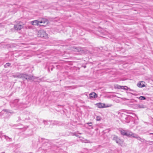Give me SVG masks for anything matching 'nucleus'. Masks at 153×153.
<instances>
[{"label": "nucleus", "mask_w": 153, "mask_h": 153, "mask_svg": "<svg viewBox=\"0 0 153 153\" xmlns=\"http://www.w3.org/2000/svg\"><path fill=\"white\" fill-rule=\"evenodd\" d=\"M18 100H15V101L14 102H18Z\"/></svg>", "instance_id": "27"}, {"label": "nucleus", "mask_w": 153, "mask_h": 153, "mask_svg": "<svg viewBox=\"0 0 153 153\" xmlns=\"http://www.w3.org/2000/svg\"><path fill=\"white\" fill-rule=\"evenodd\" d=\"M73 135L79 138H80L81 137L79 135V134L77 133H74L73 134Z\"/></svg>", "instance_id": "22"}, {"label": "nucleus", "mask_w": 153, "mask_h": 153, "mask_svg": "<svg viewBox=\"0 0 153 153\" xmlns=\"http://www.w3.org/2000/svg\"><path fill=\"white\" fill-rule=\"evenodd\" d=\"M102 119L101 117L100 116H97L96 117V120L97 121H100Z\"/></svg>", "instance_id": "19"}, {"label": "nucleus", "mask_w": 153, "mask_h": 153, "mask_svg": "<svg viewBox=\"0 0 153 153\" xmlns=\"http://www.w3.org/2000/svg\"><path fill=\"white\" fill-rule=\"evenodd\" d=\"M52 121V120H51H51L45 121V120H44L43 121V122H44V124L45 125H48L49 124V123H51Z\"/></svg>", "instance_id": "15"}, {"label": "nucleus", "mask_w": 153, "mask_h": 153, "mask_svg": "<svg viewBox=\"0 0 153 153\" xmlns=\"http://www.w3.org/2000/svg\"><path fill=\"white\" fill-rule=\"evenodd\" d=\"M79 134H82V133H79Z\"/></svg>", "instance_id": "33"}, {"label": "nucleus", "mask_w": 153, "mask_h": 153, "mask_svg": "<svg viewBox=\"0 0 153 153\" xmlns=\"http://www.w3.org/2000/svg\"><path fill=\"white\" fill-rule=\"evenodd\" d=\"M23 80H34L35 78L33 76L31 75H29L23 73Z\"/></svg>", "instance_id": "2"}, {"label": "nucleus", "mask_w": 153, "mask_h": 153, "mask_svg": "<svg viewBox=\"0 0 153 153\" xmlns=\"http://www.w3.org/2000/svg\"><path fill=\"white\" fill-rule=\"evenodd\" d=\"M137 86L140 88H142L145 86V85L143 84H142L141 83H138L137 84Z\"/></svg>", "instance_id": "17"}, {"label": "nucleus", "mask_w": 153, "mask_h": 153, "mask_svg": "<svg viewBox=\"0 0 153 153\" xmlns=\"http://www.w3.org/2000/svg\"><path fill=\"white\" fill-rule=\"evenodd\" d=\"M137 136V135L136 134H134L133 137L136 138L138 140H140L142 142H144V141L145 140L144 139L141 138L140 137H138Z\"/></svg>", "instance_id": "9"}, {"label": "nucleus", "mask_w": 153, "mask_h": 153, "mask_svg": "<svg viewBox=\"0 0 153 153\" xmlns=\"http://www.w3.org/2000/svg\"><path fill=\"white\" fill-rule=\"evenodd\" d=\"M52 123V125H58L59 126L60 124V123L58 121H52L51 123V124Z\"/></svg>", "instance_id": "12"}, {"label": "nucleus", "mask_w": 153, "mask_h": 153, "mask_svg": "<svg viewBox=\"0 0 153 153\" xmlns=\"http://www.w3.org/2000/svg\"><path fill=\"white\" fill-rule=\"evenodd\" d=\"M2 26V25L0 23V27H1Z\"/></svg>", "instance_id": "31"}, {"label": "nucleus", "mask_w": 153, "mask_h": 153, "mask_svg": "<svg viewBox=\"0 0 153 153\" xmlns=\"http://www.w3.org/2000/svg\"><path fill=\"white\" fill-rule=\"evenodd\" d=\"M1 153H5L4 152H3Z\"/></svg>", "instance_id": "32"}, {"label": "nucleus", "mask_w": 153, "mask_h": 153, "mask_svg": "<svg viewBox=\"0 0 153 153\" xmlns=\"http://www.w3.org/2000/svg\"><path fill=\"white\" fill-rule=\"evenodd\" d=\"M23 28V26L19 24L14 26V28L17 30H20L22 28Z\"/></svg>", "instance_id": "7"}, {"label": "nucleus", "mask_w": 153, "mask_h": 153, "mask_svg": "<svg viewBox=\"0 0 153 153\" xmlns=\"http://www.w3.org/2000/svg\"><path fill=\"white\" fill-rule=\"evenodd\" d=\"M13 76L14 78H18L23 79V73H17L13 75Z\"/></svg>", "instance_id": "5"}, {"label": "nucleus", "mask_w": 153, "mask_h": 153, "mask_svg": "<svg viewBox=\"0 0 153 153\" xmlns=\"http://www.w3.org/2000/svg\"><path fill=\"white\" fill-rule=\"evenodd\" d=\"M130 91H132L133 92H135V91H134L133 90H131V89H130Z\"/></svg>", "instance_id": "29"}, {"label": "nucleus", "mask_w": 153, "mask_h": 153, "mask_svg": "<svg viewBox=\"0 0 153 153\" xmlns=\"http://www.w3.org/2000/svg\"><path fill=\"white\" fill-rule=\"evenodd\" d=\"M138 107L140 108H146V106L143 105H139L138 106Z\"/></svg>", "instance_id": "21"}, {"label": "nucleus", "mask_w": 153, "mask_h": 153, "mask_svg": "<svg viewBox=\"0 0 153 153\" xmlns=\"http://www.w3.org/2000/svg\"><path fill=\"white\" fill-rule=\"evenodd\" d=\"M5 138L7 139V138H9L10 140V141H12V138H9V137H8V136H5Z\"/></svg>", "instance_id": "23"}, {"label": "nucleus", "mask_w": 153, "mask_h": 153, "mask_svg": "<svg viewBox=\"0 0 153 153\" xmlns=\"http://www.w3.org/2000/svg\"><path fill=\"white\" fill-rule=\"evenodd\" d=\"M113 140H114L119 145L122 146L123 142V140L120 139L115 135H114Z\"/></svg>", "instance_id": "1"}, {"label": "nucleus", "mask_w": 153, "mask_h": 153, "mask_svg": "<svg viewBox=\"0 0 153 153\" xmlns=\"http://www.w3.org/2000/svg\"><path fill=\"white\" fill-rule=\"evenodd\" d=\"M92 128H93V127H92Z\"/></svg>", "instance_id": "34"}, {"label": "nucleus", "mask_w": 153, "mask_h": 153, "mask_svg": "<svg viewBox=\"0 0 153 153\" xmlns=\"http://www.w3.org/2000/svg\"><path fill=\"white\" fill-rule=\"evenodd\" d=\"M120 131V133L122 135L125 136V134H126V130H125L122 129Z\"/></svg>", "instance_id": "14"}, {"label": "nucleus", "mask_w": 153, "mask_h": 153, "mask_svg": "<svg viewBox=\"0 0 153 153\" xmlns=\"http://www.w3.org/2000/svg\"><path fill=\"white\" fill-rule=\"evenodd\" d=\"M74 48L75 49H77V51H79V48L75 47H74Z\"/></svg>", "instance_id": "25"}, {"label": "nucleus", "mask_w": 153, "mask_h": 153, "mask_svg": "<svg viewBox=\"0 0 153 153\" xmlns=\"http://www.w3.org/2000/svg\"><path fill=\"white\" fill-rule=\"evenodd\" d=\"M39 20H35L34 21H31V24L33 25H39Z\"/></svg>", "instance_id": "10"}, {"label": "nucleus", "mask_w": 153, "mask_h": 153, "mask_svg": "<svg viewBox=\"0 0 153 153\" xmlns=\"http://www.w3.org/2000/svg\"><path fill=\"white\" fill-rule=\"evenodd\" d=\"M137 98L141 100H145L146 99V98L145 97L143 96H141Z\"/></svg>", "instance_id": "18"}, {"label": "nucleus", "mask_w": 153, "mask_h": 153, "mask_svg": "<svg viewBox=\"0 0 153 153\" xmlns=\"http://www.w3.org/2000/svg\"><path fill=\"white\" fill-rule=\"evenodd\" d=\"M42 25L43 26V25Z\"/></svg>", "instance_id": "35"}, {"label": "nucleus", "mask_w": 153, "mask_h": 153, "mask_svg": "<svg viewBox=\"0 0 153 153\" xmlns=\"http://www.w3.org/2000/svg\"><path fill=\"white\" fill-rule=\"evenodd\" d=\"M47 35L45 32L42 30L39 31L38 32V36L41 38H45L47 36Z\"/></svg>", "instance_id": "3"}, {"label": "nucleus", "mask_w": 153, "mask_h": 153, "mask_svg": "<svg viewBox=\"0 0 153 153\" xmlns=\"http://www.w3.org/2000/svg\"><path fill=\"white\" fill-rule=\"evenodd\" d=\"M97 105L98 108H104L112 106L111 105H106L105 104L102 103H99L96 104Z\"/></svg>", "instance_id": "4"}, {"label": "nucleus", "mask_w": 153, "mask_h": 153, "mask_svg": "<svg viewBox=\"0 0 153 153\" xmlns=\"http://www.w3.org/2000/svg\"><path fill=\"white\" fill-rule=\"evenodd\" d=\"M10 64L9 63H6L4 65V67L5 68H7L8 67H9L10 66Z\"/></svg>", "instance_id": "20"}, {"label": "nucleus", "mask_w": 153, "mask_h": 153, "mask_svg": "<svg viewBox=\"0 0 153 153\" xmlns=\"http://www.w3.org/2000/svg\"><path fill=\"white\" fill-rule=\"evenodd\" d=\"M97 97V94L94 92H93L89 94V98H95Z\"/></svg>", "instance_id": "8"}, {"label": "nucleus", "mask_w": 153, "mask_h": 153, "mask_svg": "<svg viewBox=\"0 0 153 153\" xmlns=\"http://www.w3.org/2000/svg\"><path fill=\"white\" fill-rule=\"evenodd\" d=\"M145 143L149 145H152V144H153V141H147L145 140Z\"/></svg>", "instance_id": "16"}, {"label": "nucleus", "mask_w": 153, "mask_h": 153, "mask_svg": "<svg viewBox=\"0 0 153 153\" xmlns=\"http://www.w3.org/2000/svg\"><path fill=\"white\" fill-rule=\"evenodd\" d=\"M39 23L43 24H47L48 23V21L47 20L43 19L41 20H39Z\"/></svg>", "instance_id": "11"}, {"label": "nucleus", "mask_w": 153, "mask_h": 153, "mask_svg": "<svg viewBox=\"0 0 153 153\" xmlns=\"http://www.w3.org/2000/svg\"><path fill=\"white\" fill-rule=\"evenodd\" d=\"M149 135H151V134H153V133H150L149 134Z\"/></svg>", "instance_id": "30"}, {"label": "nucleus", "mask_w": 153, "mask_h": 153, "mask_svg": "<svg viewBox=\"0 0 153 153\" xmlns=\"http://www.w3.org/2000/svg\"><path fill=\"white\" fill-rule=\"evenodd\" d=\"M88 125L89 126H92V123L91 122L88 123H87Z\"/></svg>", "instance_id": "24"}, {"label": "nucleus", "mask_w": 153, "mask_h": 153, "mask_svg": "<svg viewBox=\"0 0 153 153\" xmlns=\"http://www.w3.org/2000/svg\"><path fill=\"white\" fill-rule=\"evenodd\" d=\"M4 111L5 112H8V110L7 109L4 110Z\"/></svg>", "instance_id": "28"}, {"label": "nucleus", "mask_w": 153, "mask_h": 153, "mask_svg": "<svg viewBox=\"0 0 153 153\" xmlns=\"http://www.w3.org/2000/svg\"><path fill=\"white\" fill-rule=\"evenodd\" d=\"M117 88L119 89L128 90L129 89L126 86H121L118 85L117 86Z\"/></svg>", "instance_id": "13"}, {"label": "nucleus", "mask_w": 153, "mask_h": 153, "mask_svg": "<svg viewBox=\"0 0 153 153\" xmlns=\"http://www.w3.org/2000/svg\"><path fill=\"white\" fill-rule=\"evenodd\" d=\"M129 94H132L134 95H137L136 94H133L132 93H129Z\"/></svg>", "instance_id": "26"}, {"label": "nucleus", "mask_w": 153, "mask_h": 153, "mask_svg": "<svg viewBox=\"0 0 153 153\" xmlns=\"http://www.w3.org/2000/svg\"><path fill=\"white\" fill-rule=\"evenodd\" d=\"M126 134H125V136H127L129 137H133V136L134 134V133H132L130 130H126Z\"/></svg>", "instance_id": "6"}]
</instances>
